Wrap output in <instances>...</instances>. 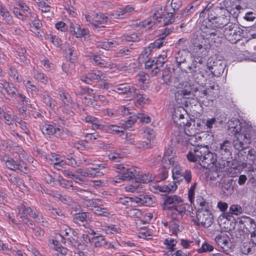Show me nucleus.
Masks as SVG:
<instances>
[{"label": "nucleus", "mask_w": 256, "mask_h": 256, "mask_svg": "<svg viewBox=\"0 0 256 256\" xmlns=\"http://www.w3.org/2000/svg\"><path fill=\"white\" fill-rule=\"evenodd\" d=\"M184 86L183 90H180L176 94L178 104L188 107L190 104L188 100L191 96L196 97L200 100L204 101L205 99L208 100V93L206 88L205 90L199 88L190 83H185Z\"/></svg>", "instance_id": "1"}, {"label": "nucleus", "mask_w": 256, "mask_h": 256, "mask_svg": "<svg viewBox=\"0 0 256 256\" xmlns=\"http://www.w3.org/2000/svg\"><path fill=\"white\" fill-rule=\"evenodd\" d=\"M188 161L198 162L202 168H208L211 164L215 162V154L208 150L207 146H196L190 150L186 155Z\"/></svg>", "instance_id": "2"}, {"label": "nucleus", "mask_w": 256, "mask_h": 256, "mask_svg": "<svg viewBox=\"0 0 256 256\" xmlns=\"http://www.w3.org/2000/svg\"><path fill=\"white\" fill-rule=\"evenodd\" d=\"M176 66L186 73L194 74H200V68L196 65V62H193L188 54V52L185 50H180L174 55Z\"/></svg>", "instance_id": "3"}, {"label": "nucleus", "mask_w": 256, "mask_h": 256, "mask_svg": "<svg viewBox=\"0 0 256 256\" xmlns=\"http://www.w3.org/2000/svg\"><path fill=\"white\" fill-rule=\"evenodd\" d=\"M190 49L193 53L205 56L211 47L210 40L202 34H194L190 40Z\"/></svg>", "instance_id": "4"}, {"label": "nucleus", "mask_w": 256, "mask_h": 256, "mask_svg": "<svg viewBox=\"0 0 256 256\" xmlns=\"http://www.w3.org/2000/svg\"><path fill=\"white\" fill-rule=\"evenodd\" d=\"M0 160L4 162L6 166L8 168L19 172L28 174L30 172L27 164L21 160H14L4 154L0 156Z\"/></svg>", "instance_id": "5"}, {"label": "nucleus", "mask_w": 256, "mask_h": 256, "mask_svg": "<svg viewBox=\"0 0 256 256\" xmlns=\"http://www.w3.org/2000/svg\"><path fill=\"white\" fill-rule=\"evenodd\" d=\"M196 226H202L208 228L214 222V216L209 209L198 210L196 212V219H193Z\"/></svg>", "instance_id": "6"}, {"label": "nucleus", "mask_w": 256, "mask_h": 256, "mask_svg": "<svg viewBox=\"0 0 256 256\" xmlns=\"http://www.w3.org/2000/svg\"><path fill=\"white\" fill-rule=\"evenodd\" d=\"M243 30L236 24L230 23L225 27L224 35L226 38L232 44H236L243 37Z\"/></svg>", "instance_id": "7"}, {"label": "nucleus", "mask_w": 256, "mask_h": 256, "mask_svg": "<svg viewBox=\"0 0 256 256\" xmlns=\"http://www.w3.org/2000/svg\"><path fill=\"white\" fill-rule=\"evenodd\" d=\"M172 177L174 180L182 181L184 180L188 184L192 181V172L190 170L186 169L180 166H176L172 170Z\"/></svg>", "instance_id": "8"}, {"label": "nucleus", "mask_w": 256, "mask_h": 256, "mask_svg": "<svg viewBox=\"0 0 256 256\" xmlns=\"http://www.w3.org/2000/svg\"><path fill=\"white\" fill-rule=\"evenodd\" d=\"M114 90L120 94H126V97L130 100L134 99L138 92L136 88L126 83L118 85Z\"/></svg>", "instance_id": "9"}, {"label": "nucleus", "mask_w": 256, "mask_h": 256, "mask_svg": "<svg viewBox=\"0 0 256 256\" xmlns=\"http://www.w3.org/2000/svg\"><path fill=\"white\" fill-rule=\"evenodd\" d=\"M201 30L206 36H216L220 38L222 33L220 31L215 27V25L212 21H204L200 28Z\"/></svg>", "instance_id": "10"}, {"label": "nucleus", "mask_w": 256, "mask_h": 256, "mask_svg": "<svg viewBox=\"0 0 256 256\" xmlns=\"http://www.w3.org/2000/svg\"><path fill=\"white\" fill-rule=\"evenodd\" d=\"M190 206L182 202L174 207L168 210L174 220H181L185 214L187 208H190Z\"/></svg>", "instance_id": "11"}, {"label": "nucleus", "mask_w": 256, "mask_h": 256, "mask_svg": "<svg viewBox=\"0 0 256 256\" xmlns=\"http://www.w3.org/2000/svg\"><path fill=\"white\" fill-rule=\"evenodd\" d=\"M212 60L210 58H208V68L214 76L218 77L224 72L226 66V64L218 60L213 62L212 65H209Z\"/></svg>", "instance_id": "12"}, {"label": "nucleus", "mask_w": 256, "mask_h": 256, "mask_svg": "<svg viewBox=\"0 0 256 256\" xmlns=\"http://www.w3.org/2000/svg\"><path fill=\"white\" fill-rule=\"evenodd\" d=\"M183 202L182 198L176 195H170L164 198V202L162 204L164 210H169L172 208L179 204Z\"/></svg>", "instance_id": "13"}, {"label": "nucleus", "mask_w": 256, "mask_h": 256, "mask_svg": "<svg viewBox=\"0 0 256 256\" xmlns=\"http://www.w3.org/2000/svg\"><path fill=\"white\" fill-rule=\"evenodd\" d=\"M240 228L244 231L250 234L256 230V224L254 220L248 216H242L238 218Z\"/></svg>", "instance_id": "14"}, {"label": "nucleus", "mask_w": 256, "mask_h": 256, "mask_svg": "<svg viewBox=\"0 0 256 256\" xmlns=\"http://www.w3.org/2000/svg\"><path fill=\"white\" fill-rule=\"evenodd\" d=\"M228 130L234 136L238 134H240L242 130V124L238 118H232L228 122Z\"/></svg>", "instance_id": "15"}, {"label": "nucleus", "mask_w": 256, "mask_h": 256, "mask_svg": "<svg viewBox=\"0 0 256 256\" xmlns=\"http://www.w3.org/2000/svg\"><path fill=\"white\" fill-rule=\"evenodd\" d=\"M231 147V142L227 140H224L220 144L218 151L222 156L221 158L224 159V160L229 161V160L232 158Z\"/></svg>", "instance_id": "16"}, {"label": "nucleus", "mask_w": 256, "mask_h": 256, "mask_svg": "<svg viewBox=\"0 0 256 256\" xmlns=\"http://www.w3.org/2000/svg\"><path fill=\"white\" fill-rule=\"evenodd\" d=\"M232 144L234 148L238 152L246 150L249 145L240 134L234 136Z\"/></svg>", "instance_id": "17"}, {"label": "nucleus", "mask_w": 256, "mask_h": 256, "mask_svg": "<svg viewBox=\"0 0 256 256\" xmlns=\"http://www.w3.org/2000/svg\"><path fill=\"white\" fill-rule=\"evenodd\" d=\"M134 202L142 206H150L155 202V198L144 194L134 197Z\"/></svg>", "instance_id": "18"}, {"label": "nucleus", "mask_w": 256, "mask_h": 256, "mask_svg": "<svg viewBox=\"0 0 256 256\" xmlns=\"http://www.w3.org/2000/svg\"><path fill=\"white\" fill-rule=\"evenodd\" d=\"M240 134L248 144L256 139V131L252 127L244 128Z\"/></svg>", "instance_id": "19"}, {"label": "nucleus", "mask_w": 256, "mask_h": 256, "mask_svg": "<svg viewBox=\"0 0 256 256\" xmlns=\"http://www.w3.org/2000/svg\"><path fill=\"white\" fill-rule=\"evenodd\" d=\"M140 175V168L136 167H131L130 168H126V170L124 172L122 178L120 180H130L131 179L136 180Z\"/></svg>", "instance_id": "20"}, {"label": "nucleus", "mask_w": 256, "mask_h": 256, "mask_svg": "<svg viewBox=\"0 0 256 256\" xmlns=\"http://www.w3.org/2000/svg\"><path fill=\"white\" fill-rule=\"evenodd\" d=\"M70 31L72 35L76 36V38H81L87 35L88 33V29H82L79 24L73 23L70 24Z\"/></svg>", "instance_id": "21"}, {"label": "nucleus", "mask_w": 256, "mask_h": 256, "mask_svg": "<svg viewBox=\"0 0 256 256\" xmlns=\"http://www.w3.org/2000/svg\"><path fill=\"white\" fill-rule=\"evenodd\" d=\"M154 60L155 67L152 70L151 74L152 76H155L159 72L160 68L166 62L167 56L166 55H160L158 57L154 58Z\"/></svg>", "instance_id": "22"}, {"label": "nucleus", "mask_w": 256, "mask_h": 256, "mask_svg": "<svg viewBox=\"0 0 256 256\" xmlns=\"http://www.w3.org/2000/svg\"><path fill=\"white\" fill-rule=\"evenodd\" d=\"M230 21V16L229 14H226L224 16H219L216 18L214 20L212 21L215 27L220 30L224 26H227Z\"/></svg>", "instance_id": "23"}, {"label": "nucleus", "mask_w": 256, "mask_h": 256, "mask_svg": "<svg viewBox=\"0 0 256 256\" xmlns=\"http://www.w3.org/2000/svg\"><path fill=\"white\" fill-rule=\"evenodd\" d=\"M42 131L43 134H45L52 135L56 134L57 136H60L62 130L59 127L55 128L52 124H47L42 126Z\"/></svg>", "instance_id": "24"}, {"label": "nucleus", "mask_w": 256, "mask_h": 256, "mask_svg": "<svg viewBox=\"0 0 256 256\" xmlns=\"http://www.w3.org/2000/svg\"><path fill=\"white\" fill-rule=\"evenodd\" d=\"M208 100H213L218 96L220 94L219 86L217 84L214 82L209 87L207 88Z\"/></svg>", "instance_id": "25"}, {"label": "nucleus", "mask_w": 256, "mask_h": 256, "mask_svg": "<svg viewBox=\"0 0 256 256\" xmlns=\"http://www.w3.org/2000/svg\"><path fill=\"white\" fill-rule=\"evenodd\" d=\"M186 114V112L182 106H179L174 108L172 114L174 122L176 124L180 122V119L184 118V116Z\"/></svg>", "instance_id": "26"}, {"label": "nucleus", "mask_w": 256, "mask_h": 256, "mask_svg": "<svg viewBox=\"0 0 256 256\" xmlns=\"http://www.w3.org/2000/svg\"><path fill=\"white\" fill-rule=\"evenodd\" d=\"M100 130H104L108 133L114 134H118L120 133H124V131L120 130L119 126L113 124L102 125Z\"/></svg>", "instance_id": "27"}, {"label": "nucleus", "mask_w": 256, "mask_h": 256, "mask_svg": "<svg viewBox=\"0 0 256 256\" xmlns=\"http://www.w3.org/2000/svg\"><path fill=\"white\" fill-rule=\"evenodd\" d=\"M220 160L216 161L212 164H215L216 172V176H214V177H219V172H223L225 170V168L226 166H228L230 162V160H229V161L224 160V159L221 160Z\"/></svg>", "instance_id": "28"}, {"label": "nucleus", "mask_w": 256, "mask_h": 256, "mask_svg": "<svg viewBox=\"0 0 256 256\" xmlns=\"http://www.w3.org/2000/svg\"><path fill=\"white\" fill-rule=\"evenodd\" d=\"M230 238L228 235L224 232H220V234L217 235L215 238V241L216 244L222 248L228 246Z\"/></svg>", "instance_id": "29"}, {"label": "nucleus", "mask_w": 256, "mask_h": 256, "mask_svg": "<svg viewBox=\"0 0 256 256\" xmlns=\"http://www.w3.org/2000/svg\"><path fill=\"white\" fill-rule=\"evenodd\" d=\"M17 92L16 88L12 84H8L3 96L6 99L10 100L13 98H17Z\"/></svg>", "instance_id": "30"}, {"label": "nucleus", "mask_w": 256, "mask_h": 256, "mask_svg": "<svg viewBox=\"0 0 256 256\" xmlns=\"http://www.w3.org/2000/svg\"><path fill=\"white\" fill-rule=\"evenodd\" d=\"M172 81H173L174 82V86L176 88V90H175V92H174V100L178 104V101L177 99V96H176V94H177V93L178 92H179L180 90H183V88L184 87L185 83H189L188 82H180V78L177 76L174 77Z\"/></svg>", "instance_id": "31"}, {"label": "nucleus", "mask_w": 256, "mask_h": 256, "mask_svg": "<svg viewBox=\"0 0 256 256\" xmlns=\"http://www.w3.org/2000/svg\"><path fill=\"white\" fill-rule=\"evenodd\" d=\"M143 184L138 180H136L134 182L132 185L126 187L127 190L130 191L132 192H143L145 189L144 188Z\"/></svg>", "instance_id": "32"}, {"label": "nucleus", "mask_w": 256, "mask_h": 256, "mask_svg": "<svg viewBox=\"0 0 256 256\" xmlns=\"http://www.w3.org/2000/svg\"><path fill=\"white\" fill-rule=\"evenodd\" d=\"M206 14H208V20L212 22L214 18L216 16L214 12V6L211 8H208V6H206L205 8L200 12V16L204 18Z\"/></svg>", "instance_id": "33"}, {"label": "nucleus", "mask_w": 256, "mask_h": 256, "mask_svg": "<svg viewBox=\"0 0 256 256\" xmlns=\"http://www.w3.org/2000/svg\"><path fill=\"white\" fill-rule=\"evenodd\" d=\"M0 14L2 17V20L8 25L14 24V20L10 12L6 8H4L0 11Z\"/></svg>", "instance_id": "34"}, {"label": "nucleus", "mask_w": 256, "mask_h": 256, "mask_svg": "<svg viewBox=\"0 0 256 256\" xmlns=\"http://www.w3.org/2000/svg\"><path fill=\"white\" fill-rule=\"evenodd\" d=\"M73 218L74 223L81 224L84 222H86L87 219L89 218V214L85 212L76 213Z\"/></svg>", "instance_id": "35"}, {"label": "nucleus", "mask_w": 256, "mask_h": 256, "mask_svg": "<svg viewBox=\"0 0 256 256\" xmlns=\"http://www.w3.org/2000/svg\"><path fill=\"white\" fill-rule=\"evenodd\" d=\"M84 120L86 122H90L92 124L93 129L100 130L102 124H100L99 120L92 116H86Z\"/></svg>", "instance_id": "36"}, {"label": "nucleus", "mask_w": 256, "mask_h": 256, "mask_svg": "<svg viewBox=\"0 0 256 256\" xmlns=\"http://www.w3.org/2000/svg\"><path fill=\"white\" fill-rule=\"evenodd\" d=\"M174 18L173 16L172 12H168L162 16V18H160V24H162L163 26H168L174 22Z\"/></svg>", "instance_id": "37"}, {"label": "nucleus", "mask_w": 256, "mask_h": 256, "mask_svg": "<svg viewBox=\"0 0 256 256\" xmlns=\"http://www.w3.org/2000/svg\"><path fill=\"white\" fill-rule=\"evenodd\" d=\"M214 12H216V17L214 18L213 21L216 18L219 16H224L225 14H228V12L226 8V6H222V4H220L219 6H214Z\"/></svg>", "instance_id": "38"}, {"label": "nucleus", "mask_w": 256, "mask_h": 256, "mask_svg": "<svg viewBox=\"0 0 256 256\" xmlns=\"http://www.w3.org/2000/svg\"><path fill=\"white\" fill-rule=\"evenodd\" d=\"M108 20H110V18L108 16L104 14H102L100 17L98 18V20H95V22H92V26L95 28L104 27V26L102 24H106Z\"/></svg>", "instance_id": "39"}, {"label": "nucleus", "mask_w": 256, "mask_h": 256, "mask_svg": "<svg viewBox=\"0 0 256 256\" xmlns=\"http://www.w3.org/2000/svg\"><path fill=\"white\" fill-rule=\"evenodd\" d=\"M92 242L94 243L95 247H102L108 244V242L102 236H94L92 238Z\"/></svg>", "instance_id": "40"}, {"label": "nucleus", "mask_w": 256, "mask_h": 256, "mask_svg": "<svg viewBox=\"0 0 256 256\" xmlns=\"http://www.w3.org/2000/svg\"><path fill=\"white\" fill-rule=\"evenodd\" d=\"M90 78L92 80H104L106 78V75L104 73L100 70L94 71L88 74Z\"/></svg>", "instance_id": "41"}, {"label": "nucleus", "mask_w": 256, "mask_h": 256, "mask_svg": "<svg viewBox=\"0 0 256 256\" xmlns=\"http://www.w3.org/2000/svg\"><path fill=\"white\" fill-rule=\"evenodd\" d=\"M230 213H227L226 215L228 216H230V214L238 215L242 212V207L238 204L232 205L230 208Z\"/></svg>", "instance_id": "42"}, {"label": "nucleus", "mask_w": 256, "mask_h": 256, "mask_svg": "<svg viewBox=\"0 0 256 256\" xmlns=\"http://www.w3.org/2000/svg\"><path fill=\"white\" fill-rule=\"evenodd\" d=\"M42 99L45 104L50 108H52L55 106V101L46 94L42 95Z\"/></svg>", "instance_id": "43"}, {"label": "nucleus", "mask_w": 256, "mask_h": 256, "mask_svg": "<svg viewBox=\"0 0 256 256\" xmlns=\"http://www.w3.org/2000/svg\"><path fill=\"white\" fill-rule=\"evenodd\" d=\"M123 38L126 41L138 42L141 39V36L140 34L134 33L130 35H124Z\"/></svg>", "instance_id": "44"}, {"label": "nucleus", "mask_w": 256, "mask_h": 256, "mask_svg": "<svg viewBox=\"0 0 256 256\" xmlns=\"http://www.w3.org/2000/svg\"><path fill=\"white\" fill-rule=\"evenodd\" d=\"M34 78L36 80L44 84H46L48 82L47 77L43 73L40 72L38 70H36L34 71Z\"/></svg>", "instance_id": "45"}, {"label": "nucleus", "mask_w": 256, "mask_h": 256, "mask_svg": "<svg viewBox=\"0 0 256 256\" xmlns=\"http://www.w3.org/2000/svg\"><path fill=\"white\" fill-rule=\"evenodd\" d=\"M8 179L10 182L16 185V186H20L21 185L24 184L22 180V178L18 176L10 174L8 177Z\"/></svg>", "instance_id": "46"}, {"label": "nucleus", "mask_w": 256, "mask_h": 256, "mask_svg": "<svg viewBox=\"0 0 256 256\" xmlns=\"http://www.w3.org/2000/svg\"><path fill=\"white\" fill-rule=\"evenodd\" d=\"M162 9H158L157 8L154 10V12L153 13L152 16V18L153 20L154 23H160V18H162Z\"/></svg>", "instance_id": "47"}, {"label": "nucleus", "mask_w": 256, "mask_h": 256, "mask_svg": "<svg viewBox=\"0 0 256 256\" xmlns=\"http://www.w3.org/2000/svg\"><path fill=\"white\" fill-rule=\"evenodd\" d=\"M134 202V197L130 198V197H121L118 199V202L126 206H132V202Z\"/></svg>", "instance_id": "48"}, {"label": "nucleus", "mask_w": 256, "mask_h": 256, "mask_svg": "<svg viewBox=\"0 0 256 256\" xmlns=\"http://www.w3.org/2000/svg\"><path fill=\"white\" fill-rule=\"evenodd\" d=\"M214 250V247L210 244L206 242H204L202 247L197 250V252L199 254H202L206 252H210Z\"/></svg>", "instance_id": "49"}, {"label": "nucleus", "mask_w": 256, "mask_h": 256, "mask_svg": "<svg viewBox=\"0 0 256 256\" xmlns=\"http://www.w3.org/2000/svg\"><path fill=\"white\" fill-rule=\"evenodd\" d=\"M12 12L18 19L21 20L22 21L26 20L28 15L26 14L21 12L20 9L17 7H14L12 8Z\"/></svg>", "instance_id": "50"}, {"label": "nucleus", "mask_w": 256, "mask_h": 256, "mask_svg": "<svg viewBox=\"0 0 256 256\" xmlns=\"http://www.w3.org/2000/svg\"><path fill=\"white\" fill-rule=\"evenodd\" d=\"M159 36L158 38L152 42V44L156 48H160L167 44V41L166 38H164V36Z\"/></svg>", "instance_id": "51"}, {"label": "nucleus", "mask_w": 256, "mask_h": 256, "mask_svg": "<svg viewBox=\"0 0 256 256\" xmlns=\"http://www.w3.org/2000/svg\"><path fill=\"white\" fill-rule=\"evenodd\" d=\"M66 54L70 60H74L76 57V52L73 47H68L66 49Z\"/></svg>", "instance_id": "52"}, {"label": "nucleus", "mask_w": 256, "mask_h": 256, "mask_svg": "<svg viewBox=\"0 0 256 256\" xmlns=\"http://www.w3.org/2000/svg\"><path fill=\"white\" fill-rule=\"evenodd\" d=\"M136 180H140L143 184H148V182H151L152 180V175H150L148 174H144L141 175L140 174L138 176V178H136Z\"/></svg>", "instance_id": "53"}, {"label": "nucleus", "mask_w": 256, "mask_h": 256, "mask_svg": "<svg viewBox=\"0 0 256 256\" xmlns=\"http://www.w3.org/2000/svg\"><path fill=\"white\" fill-rule=\"evenodd\" d=\"M28 209L27 213L29 216L36 219V222H40L41 220L42 219V216H38L37 211L32 209L30 207H28Z\"/></svg>", "instance_id": "54"}, {"label": "nucleus", "mask_w": 256, "mask_h": 256, "mask_svg": "<svg viewBox=\"0 0 256 256\" xmlns=\"http://www.w3.org/2000/svg\"><path fill=\"white\" fill-rule=\"evenodd\" d=\"M252 246L250 242H244L240 248L242 252L244 254L252 252Z\"/></svg>", "instance_id": "55"}, {"label": "nucleus", "mask_w": 256, "mask_h": 256, "mask_svg": "<svg viewBox=\"0 0 256 256\" xmlns=\"http://www.w3.org/2000/svg\"><path fill=\"white\" fill-rule=\"evenodd\" d=\"M198 183L196 182L190 188L188 191V198L191 202L194 198L195 190L197 187Z\"/></svg>", "instance_id": "56"}, {"label": "nucleus", "mask_w": 256, "mask_h": 256, "mask_svg": "<svg viewBox=\"0 0 256 256\" xmlns=\"http://www.w3.org/2000/svg\"><path fill=\"white\" fill-rule=\"evenodd\" d=\"M91 210L92 212L99 216H106V214H109L106 208H101L100 206H98L95 208H91Z\"/></svg>", "instance_id": "57"}, {"label": "nucleus", "mask_w": 256, "mask_h": 256, "mask_svg": "<svg viewBox=\"0 0 256 256\" xmlns=\"http://www.w3.org/2000/svg\"><path fill=\"white\" fill-rule=\"evenodd\" d=\"M202 122L204 124L208 129H211L214 125H216L217 124L216 118H208L206 122L202 120Z\"/></svg>", "instance_id": "58"}, {"label": "nucleus", "mask_w": 256, "mask_h": 256, "mask_svg": "<svg viewBox=\"0 0 256 256\" xmlns=\"http://www.w3.org/2000/svg\"><path fill=\"white\" fill-rule=\"evenodd\" d=\"M124 14L122 12L121 8L118 10L114 11L110 16V20L120 19L124 18Z\"/></svg>", "instance_id": "59"}, {"label": "nucleus", "mask_w": 256, "mask_h": 256, "mask_svg": "<svg viewBox=\"0 0 256 256\" xmlns=\"http://www.w3.org/2000/svg\"><path fill=\"white\" fill-rule=\"evenodd\" d=\"M158 176L160 180H165L168 176V170L164 167L161 168L159 170Z\"/></svg>", "instance_id": "60"}, {"label": "nucleus", "mask_w": 256, "mask_h": 256, "mask_svg": "<svg viewBox=\"0 0 256 256\" xmlns=\"http://www.w3.org/2000/svg\"><path fill=\"white\" fill-rule=\"evenodd\" d=\"M136 116L138 118V120L141 122L148 124L150 122V117L146 116L143 114L138 113L136 114Z\"/></svg>", "instance_id": "61"}, {"label": "nucleus", "mask_w": 256, "mask_h": 256, "mask_svg": "<svg viewBox=\"0 0 256 256\" xmlns=\"http://www.w3.org/2000/svg\"><path fill=\"white\" fill-rule=\"evenodd\" d=\"M76 172L80 176L82 177H86V176H92L93 173L90 172V171L89 170H86L82 168H78L76 170Z\"/></svg>", "instance_id": "62"}, {"label": "nucleus", "mask_w": 256, "mask_h": 256, "mask_svg": "<svg viewBox=\"0 0 256 256\" xmlns=\"http://www.w3.org/2000/svg\"><path fill=\"white\" fill-rule=\"evenodd\" d=\"M94 60L96 63L98 65L101 67H106V62L104 60H102L100 57L98 56H94L93 58Z\"/></svg>", "instance_id": "63"}, {"label": "nucleus", "mask_w": 256, "mask_h": 256, "mask_svg": "<svg viewBox=\"0 0 256 256\" xmlns=\"http://www.w3.org/2000/svg\"><path fill=\"white\" fill-rule=\"evenodd\" d=\"M136 114H134L130 117V118L126 122V126L127 128H130L135 122L138 120Z\"/></svg>", "instance_id": "64"}]
</instances>
